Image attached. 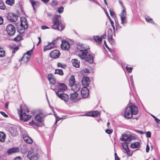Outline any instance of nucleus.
I'll list each match as a JSON object with an SVG mask.
<instances>
[{
  "mask_svg": "<svg viewBox=\"0 0 160 160\" xmlns=\"http://www.w3.org/2000/svg\"><path fill=\"white\" fill-rule=\"evenodd\" d=\"M60 55L59 51L58 50H54L51 52L50 53V56L53 58H58Z\"/></svg>",
  "mask_w": 160,
  "mask_h": 160,
  "instance_id": "4468645a",
  "label": "nucleus"
},
{
  "mask_svg": "<svg viewBox=\"0 0 160 160\" xmlns=\"http://www.w3.org/2000/svg\"><path fill=\"white\" fill-rule=\"evenodd\" d=\"M100 38H101L102 40V39H105L106 37V34L105 33L104 34L101 35Z\"/></svg>",
  "mask_w": 160,
  "mask_h": 160,
  "instance_id": "864d4df0",
  "label": "nucleus"
},
{
  "mask_svg": "<svg viewBox=\"0 0 160 160\" xmlns=\"http://www.w3.org/2000/svg\"><path fill=\"white\" fill-rule=\"evenodd\" d=\"M29 110L27 107L24 106L23 107H21L20 110L18 111L20 119L24 121L30 119L31 117L27 114Z\"/></svg>",
  "mask_w": 160,
  "mask_h": 160,
  "instance_id": "7ed1b4c3",
  "label": "nucleus"
},
{
  "mask_svg": "<svg viewBox=\"0 0 160 160\" xmlns=\"http://www.w3.org/2000/svg\"><path fill=\"white\" fill-rule=\"evenodd\" d=\"M3 23V18L0 16V25L2 24Z\"/></svg>",
  "mask_w": 160,
  "mask_h": 160,
  "instance_id": "4d7b16f0",
  "label": "nucleus"
},
{
  "mask_svg": "<svg viewBox=\"0 0 160 160\" xmlns=\"http://www.w3.org/2000/svg\"><path fill=\"white\" fill-rule=\"evenodd\" d=\"M53 78V75L51 73L49 74L48 76V80H50L52 78Z\"/></svg>",
  "mask_w": 160,
  "mask_h": 160,
  "instance_id": "603ef678",
  "label": "nucleus"
},
{
  "mask_svg": "<svg viewBox=\"0 0 160 160\" xmlns=\"http://www.w3.org/2000/svg\"><path fill=\"white\" fill-rule=\"evenodd\" d=\"M56 121L55 122V124H56L57 123L58 121L59 120H60V119H62L61 118H60L58 116L57 117H56Z\"/></svg>",
  "mask_w": 160,
  "mask_h": 160,
  "instance_id": "0e129e2a",
  "label": "nucleus"
},
{
  "mask_svg": "<svg viewBox=\"0 0 160 160\" xmlns=\"http://www.w3.org/2000/svg\"><path fill=\"white\" fill-rule=\"evenodd\" d=\"M99 114V112L97 111H96L89 112L87 114V116L91 117H95L98 116Z\"/></svg>",
  "mask_w": 160,
  "mask_h": 160,
  "instance_id": "393cba45",
  "label": "nucleus"
},
{
  "mask_svg": "<svg viewBox=\"0 0 160 160\" xmlns=\"http://www.w3.org/2000/svg\"><path fill=\"white\" fill-rule=\"evenodd\" d=\"M7 18V19L11 22H15L17 20V17L13 13L9 14Z\"/></svg>",
  "mask_w": 160,
  "mask_h": 160,
  "instance_id": "2eb2a0df",
  "label": "nucleus"
},
{
  "mask_svg": "<svg viewBox=\"0 0 160 160\" xmlns=\"http://www.w3.org/2000/svg\"><path fill=\"white\" fill-rule=\"evenodd\" d=\"M43 117V115L42 113H39L35 117L34 120H32V122H29V123L38 125L37 123L41 122Z\"/></svg>",
  "mask_w": 160,
  "mask_h": 160,
  "instance_id": "0eeeda50",
  "label": "nucleus"
},
{
  "mask_svg": "<svg viewBox=\"0 0 160 160\" xmlns=\"http://www.w3.org/2000/svg\"><path fill=\"white\" fill-rule=\"evenodd\" d=\"M81 94L82 97L83 98H87L89 94V91L88 88L86 87H84L81 90Z\"/></svg>",
  "mask_w": 160,
  "mask_h": 160,
  "instance_id": "f8f14e48",
  "label": "nucleus"
},
{
  "mask_svg": "<svg viewBox=\"0 0 160 160\" xmlns=\"http://www.w3.org/2000/svg\"><path fill=\"white\" fill-rule=\"evenodd\" d=\"M75 81L74 76H72L69 80V85L71 88L75 84Z\"/></svg>",
  "mask_w": 160,
  "mask_h": 160,
  "instance_id": "bb28decb",
  "label": "nucleus"
},
{
  "mask_svg": "<svg viewBox=\"0 0 160 160\" xmlns=\"http://www.w3.org/2000/svg\"><path fill=\"white\" fill-rule=\"evenodd\" d=\"M145 19L146 21L149 22H150L151 23H153L154 22L152 20V19L151 18L149 17H147L145 18Z\"/></svg>",
  "mask_w": 160,
  "mask_h": 160,
  "instance_id": "a19ab883",
  "label": "nucleus"
},
{
  "mask_svg": "<svg viewBox=\"0 0 160 160\" xmlns=\"http://www.w3.org/2000/svg\"><path fill=\"white\" fill-rule=\"evenodd\" d=\"M126 152V153H127V154L129 156H132V153H130V151H129V150L128 148H127V150H125Z\"/></svg>",
  "mask_w": 160,
  "mask_h": 160,
  "instance_id": "8fccbe9b",
  "label": "nucleus"
},
{
  "mask_svg": "<svg viewBox=\"0 0 160 160\" xmlns=\"http://www.w3.org/2000/svg\"><path fill=\"white\" fill-rule=\"evenodd\" d=\"M138 112V108L135 105H130L126 109L124 113L125 118L130 119L132 118V115H136Z\"/></svg>",
  "mask_w": 160,
  "mask_h": 160,
  "instance_id": "f03ea898",
  "label": "nucleus"
},
{
  "mask_svg": "<svg viewBox=\"0 0 160 160\" xmlns=\"http://www.w3.org/2000/svg\"><path fill=\"white\" fill-rule=\"evenodd\" d=\"M23 138L24 141L27 143H32V139L29 136L26 134L23 135Z\"/></svg>",
  "mask_w": 160,
  "mask_h": 160,
  "instance_id": "412c9836",
  "label": "nucleus"
},
{
  "mask_svg": "<svg viewBox=\"0 0 160 160\" xmlns=\"http://www.w3.org/2000/svg\"><path fill=\"white\" fill-rule=\"evenodd\" d=\"M57 96L65 102H67L69 100V96L67 94L62 92L59 93L58 91H55Z\"/></svg>",
  "mask_w": 160,
  "mask_h": 160,
  "instance_id": "6e6552de",
  "label": "nucleus"
},
{
  "mask_svg": "<svg viewBox=\"0 0 160 160\" xmlns=\"http://www.w3.org/2000/svg\"><path fill=\"white\" fill-rule=\"evenodd\" d=\"M54 48V45H52L50 42H48L47 45L44 47L43 49L44 51L51 49Z\"/></svg>",
  "mask_w": 160,
  "mask_h": 160,
  "instance_id": "a878e982",
  "label": "nucleus"
},
{
  "mask_svg": "<svg viewBox=\"0 0 160 160\" xmlns=\"http://www.w3.org/2000/svg\"><path fill=\"white\" fill-rule=\"evenodd\" d=\"M84 60L89 63H91L93 62V58L92 55L89 54H87Z\"/></svg>",
  "mask_w": 160,
  "mask_h": 160,
  "instance_id": "5701e85b",
  "label": "nucleus"
},
{
  "mask_svg": "<svg viewBox=\"0 0 160 160\" xmlns=\"http://www.w3.org/2000/svg\"><path fill=\"white\" fill-rule=\"evenodd\" d=\"M146 136L148 138H150L151 137V133L150 132H148L146 133Z\"/></svg>",
  "mask_w": 160,
  "mask_h": 160,
  "instance_id": "6e6d98bb",
  "label": "nucleus"
},
{
  "mask_svg": "<svg viewBox=\"0 0 160 160\" xmlns=\"http://www.w3.org/2000/svg\"><path fill=\"white\" fill-rule=\"evenodd\" d=\"M149 146L148 144H147L146 146V152H148L149 151Z\"/></svg>",
  "mask_w": 160,
  "mask_h": 160,
  "instance_id": "680f3d73",
  "label": "nucleus"
},
{
  "mask_svg": "<svg viewBox=\"0 0 160 160\" xmlns=\"http://www.w3.org/2000/svg\"><path fill=\"white\" fill-rule=\"evenodd\" d=\"M14 160H22L21 158L20 157L16 158Z\"/></svg>",
  "mask_w": 160,
  "mask_h": 160,
  "instance_id": "774afa93",
  "label": "nucleus"
},
{
  "mask_svg": "<svg viewBox=\"0 0 160 160\" xmlns=\"http://www.w3.org/2000/svg\"><path fill=\"white\" fill-rule=\"evenodd\" d=\"M78 95V93L76 92H74L72 93L70 95V99L71 100H75L77 98Z\"/></svg>",
  "mask_w": 160,
  "mask_h": 160,
  "instance_id": "c85d7f7f",
  "label": "nucleus"
},
{
  "mask_svg": "<svg viewBox=\"0 0 160 160\" xmlns=\"http://www.w3.org/2000/svg\"><path fill=\"white\" fill-rule=\"evenodd\" d=\"M115 160H120L119 158L117 156L116 153H115Z\"/></svg>",
  "mask_w": 160,
  "mask_h": 160,
  "instance_id": "e2e57ef3",
  "label": "nucleus"
},
{
  "mask_svg": "<svg viewBox=\"0 0 160 160\" xmlns=\"http://www.w3.org/2000/svg\"><path fill=\"white\" fill-rule=\"evenodd\" d=\"M0 113L3 116L5 117V118L8 117V115H7V114H6V113L4 112L1 111V112H0Z\"/></svg>",
  "mask_w": 160,
  "mask_h": 160,
  "instance_id": "5fc2aeb1",
  "label": "nucleus"
},
{
  "mask_svg": "<svg viewBox=\"0 0 160 160\" xmlns=\"http://www.w3.org/2000/svg\"><path fill=\"white\" fill-rule=\"evenodd\" d=\"M5 8L6 7L4 2L1 0H0V9L4 10Z\"/></svg>",
  "mask_w": 160,
  "mask_h": 160,
  "instance_id": "e433bc0d",
  "label": "nucleus"
},
{
  "mask_svg": "<svg viewBox=\"0 0 160 160\" xmlns=\"http://www.w3.org/2000/svg\"><path fill=\"white\" fill-rule=\"evenodd\" d=\"M82 82L84 87L88 86L90 83V80L89 78L87 77H83L82 80Z\"/></svg>",
  "mask_w": 160,
  "mask_h": 160,
  "instance_id": "dca6fc26",
  "label": "nucleus"
},
{
  "mask_svg": "<svg viewBox=\"0 0 160 160\" xmlns=\"http://www.w3.org/2000/svg\"><path fill=\"white\" fill-rule=\"evenodd\" d=\"M59 38V37L56 38L55 40H53L52 42H50L51 43H52V45L54 46V44H55L58 42L57 41L58 40V39Z\"/></svg>",
  "mask_w": 160,
  "mask_h": 160,
  "instance_id": "de8ad7c7",
  "label": "nucleus"
},
{
  "mask_svg": "<svg viewBox=\"0 0 160 160\" xmlns=\"http://www.w3.org/2000/svg\"><path fill=\"white\" fill-rule=\"evenodd\" d=\"M113 32L111 28H109L108 31V38H111L112 37Z\"/></svg>",
  "mask_w": 160,
  "mask_h": 160,
  "instance_id": "f704fd0d",
  "label": "nucleus"
},
{
  "mask_svg": "<svg viewBox=\"0 0 160 160\" xmlns=\"http://www.w3.org/2000/svg\"><path fill=\"white\" fill-rule=\"evenodd\" d=\"M55 73L58 74L61 76H62L63 75V72L62 70L60 69H56Z\"/></svg>",
  "mask_w": 160,
  "mask_h": 160,
  "instance_id": "473e14b6",
  "label": "nucleus"
},
{
  "mask_svg": "<svg viewBox=\"0 0 160 160\" xmlns=\"http://www.w3.org/2000/svg\"><path fill=\"white\" fill-rule=\"evenodd\" d=\"M119 3L121 6H122V8H123V10H125V8L123 5L122 2L121 1H119Z\"/></svg>",
  "mask_w": 160,
  "mask_h": 160,
  "instance_id": "13d9d810",
  "label": "nucleus"
},
{
  "mask_svg": "<svg viewBox=\"0 0 160 160\" xmlns=\"http://www.w3.org/2000/svg\"><path fill=\"white\" fill-rule=\"evenodd\" d=\"M9 132L12 136H15L18 134L17 129L15 128H11L10 129Z\"/></svg>",
  "mask_w": 160,
  "mask_h": 160,
  "instance_id": "b1692460",
  "label": "nucleus"
},
{
  "mask_svg": "<svg viewBox=\"0 0 160 160\" xmlns=\"http://www.w3.org/2000/svg\"><path fill=\"white\" fill-rule=\"evenodd\" d=\"M32 52V49L27 52L24 54L23 57L21 58V61H23L25 62H27L30 58Z\"/></svg>",
  "mask_w": 160,
  "mask_h": 160,
  "instance_id": "1a4fd4ad",
  "label": "nucleus"
},
{
  "mask_svg": "<svg viewBox=\"0 0 160 160\" xmlns=\"http://www.w3.org/2000/svg\"><path fill=\"white\" fill-rule=\"evenodd\" d=\"M5 55V51L3 48H0V57H2Z\"/></svg>",
  "mask_w": 160,
  "mask_h": 160,
  "instance_id": "58836bf2",
  "label": "nucleus"
},
{
  "mask_svg": "<svg viewBox=\"0 0 160 160\" xmlns=\"http://www.w3.org/2000/svg\"><path fill=\"white\" fill-rule=\"evenodd\" d=\"M33 9L35 10V7H37L40 5V2L38 1L34 0H29Z\"/></svg>",
  "mask_w": 160,
  "mask_h": 160,
  "instance_id": "a211bd4d",
  "label": "nucleus"
},
{
  "mask_svg": "<svg viewBox=\"0 0 160 160\" xmlns=\"http://www.w3.org/2000/svg\"><path fill=\"white\" fill-rule=\"evenodd\" d=\"M88 54V51L87 50H84L83 51H80V52L78 54V56L79 57L82 59H83L85 58V57Z\"/></svg>",
  "mask_w": 160,
  "mask_h": 160,
  "instance_id": "6ab92c4d",
  "label": "nucleus"
},
{
  "mask_svg": "<svg viewBox=\"0 0 160 160\" xmlns=\"http://www.w3.org/2000/svg\"><path fill=\"white\" fill-rule=\"evenodd\" d=\"M71 88L74 92H77L80 88V85L78 83H75L72 86Z\"/></svg>",
  "mask_w": 160,
  "mask_h": 160,
  "instance_id": "4be33fe9",
  "label": "nucleus"
},
{
  "mask_svg": "<svg viewBox=\"0 0 160 160\" xmlns=\"http://www.w3.org/2000/svg\"><path fill=\"white\" fill-rule=\"evenodd\" d=\"M41 28L42 29H45L47 28H49L45 26H42L41 27Z\"/></svg>",
  "mask_w": 160,
  "mask_h": 160,
  "instance_id": "69168bd1",
  "label": "nucleus"
},
{
  "mask_svg": "<svg viewBox=\"0 0 160 160\" xmlns=\"http://www.w3.org/2000/svg\"><path fill=\"white\" fill-rule=\"evenodd\" d=\"M49 81L50 83L55 85V86L56 84L57 83L56 82V80L54 77L50 80H49Z\"/></svg>",
  "mask_w": 160,
  "mask_h": 160,
  "instance_id": "ea45409f",
  "label": "nucleus"
},
{
  "mask_svg": "<svg viewBox=\"0 0 160 160\" xmlns=\"http://www.w3.org/2000/svg\"><path fill=\"white\" fill-rule=\"evenodd\" d=\"M28 24L26 18L22 17L21 18V23L17 28L18 32L20 34L23 33L25 29L28 28Z\"/></svg>",
  "mask_w": 160,
  "mask_h": 160,
  "instance_id": "20e7f679",
  "label": "nucleus"
},
{
  "mask_svg": "<svg viewBox=\"0 0 160 160\" xmlns=\"http://www.w3.org/2000/svg\"><path fill=\"white\" fill-rule=\"evenodd\" d=\"M57 66L58 67H60L63 68H66V66L65 64H63L61 63H57Z\"/></svg>",
  "mask_w": 160,
  "mask_h": 160,
  "instance_id": "37998d69",
  "label": "nucleus"
},
{
  "mask_svg": "<svg viewBox=\"0 0 160 160\" xmlns=\"http://www.w3.org/2000/svg\"><path fill=\"white\" fill-rule=\"evenodd\" d=\"M72 62L73 65L76 67L78 68L79 67V62L77 59H73L72 60Z\"/></svg>",
  "mask_w": 160,
  "mask_h": 160,
  "instance_id": "cd10ccee",
  "label": "nucleus"
},
{
  "mask_svg": "<svg viewBox=\"0 0 160 160\" xmlns=\"http://www.w3.org/2000/svg\"><path fill=\"white\" fill-rule=\"evenodd\" d=\"M14 2L15 0H6V3L11 6L14 5Z\"/></svg>",
  "mask_w": 160,
  "mask_h": 160,
  "instance_id": "72a5a7b5",
  "label": "nucleus"
},
{
  "mask_svg": "<svg viewBox=\"0 0 160 160\" xmlns=\"http://www.w3.org/2000/svg\"><path fill=\"white\" fill-rule=\"evenodd\" d=\"M139 146V143L138 142H134L132 143L130 145L131 148H138Z\"/></svg>",
  "mask_w": 160,
  "mask_h": 160,
  "instance_id": "7c9ffc66",
  "label": "nucleus"
},
{
  "mask_svg": "<svg viewBox=\"0 0 160 160\" xmlns=\"http://www.w3.org/2000/svg\"><path fill=\"white\" fill-rule=\"evenodd\" d=\"M57 4V1L56 0H52L51 2V5L52 6L54 7Z\"/></svg>",
  "mask_w": 160,
  "mask_h": 160,
  "instance_id": "49530a36",
  "label": "nucleus"
},
{
  "mask_svg": "<svg viewBox=\"0 0 160 160\" xmlns=\"http://www.w3.org/2000/svg\"><path fill=\"white\" fill-rule=\"evenodd\" d=\"M22 36L21 35L18 34L17 37L14 38L13 40L16 42L20 41L22 39Z\"/></svg>",
  "mask_w": 160,
  "mask_h": 160,
  "instance_id": "4c0bfd02",
  "label": "nucleus"
},
{
  "mask_svg": "<svg viewBox=\"0 0 160 160\" xmlns=\"http://www.w3.org/2000/svg\"><path fill=\"white\" fill-rule=\"evenodd\" d=\"M82 72H84L86 73H87L89 72V70L88 69H83L82 71Z\"/></svg>",
  "mask_w": 160,
  "mask_h": 160,
  "instance_id": "052dcab7",
  "label": "nucleus"
},
{
  "mask_svg": "<svg viewBox=\"0 0 160 160\" xmlns=\"http://www.w3.org/2000/svg\"><path fill=\"white\" fill-rule=\"evenodd\" d=\"M27 157L29 160H37L38 159L37 155L36 153H33L32 151H30L28 152Z\"/></svg>",
  "mask_w": 160,
  "mask_h": 160,
  "instance_id": "ddd939ff",
  "label": "nucleus"
},
{
  "mask_svg": "<svg viewBox=\"0 0 160 160\" xmlns=\"http://www.w3.org/2000/svg\"><path fill=\"white\" fill-rule=\"evenodd\" d=\"M93 38L95 41L98 43L99 44L101 43L102 42V40L99 36H94L93 37Z\"/></svg>",
  "mask_w": 160,
  "mask_h": 160,
  "instance_id": "c756f323",
  "label": "nucleus"
},
{
  "mask_svg": "<svg viewBox=\"0 0 160 160\" xmlns=\"http://www.w3.org/2000/svg\"><path fill=\"white\" fill-rule=\"evenodd\" d=\"M52 20L53 23L52 27V28L59 31H62L64 28V25L61 20L60 15L55 16L53 17Z\"/></svg>",
  "mask_w": 160,
  "mask_h": 160,
  "instance_id": "f257e3e1",
  "label": "nucleus"
},
{
  "mask_svg": "<svg viewBox=\"0 0 160 160\" xmlns=\"http://www.w3.org/2000/svg\"><path fill=\"white\" fill-rule=\"evenodd\" d=\"M61 47L62 49L68 50L70 48V45L69 42L62 40Z\"/></svg>",
  "mask_w": 160,
  "mask_h": 160,
  "instance_id": "9d476101",
  "label": "nucleus"
},
{
  "mask_svg": "<svg viewBox=\"0 0 160 160\" xmlns=\"http://www.w3.org/2000/svg\"><path fill=\"white\" fill-rule=\"evenodd\" d=\"M108 40L112 45H114L115 44V42L114 40L112 38V37L111 38H108Z\"/></svg>",
  "mask_w": 160,
  "mask_h": 160,
  "instance_id": "79ce46f5",
  "label": "nucleus"
},
{
  "mask_svg": "<svg viewBox=\"0 0 160 160\" xmlns=\"http://www.w3.org/2000/svg\"><path fill=\"white\" fill-rule=\"evenodd\" d=\"M105 132L107 133L110 134L113 132V130L112 129L109 130L107 129L106 130Z\"/></svg>",
  "mask_w": 160,
  "mask_h": 160,
  "instance_id": "3c124183",
  "label": "nucleus"
},
{
  "mask_svg": "<svg viewBox=\"0 0 160 160\" xmlns=\"http://www.w3.org/2000/svg\"><path fill=\"white\" fill-rule=\"evenodd\" d=\"M122 145L123 148L125 150H127V149L128 148V144L126 142H124L122 143Z\"/></svg>",
  "mask_w": 160,
  "mask_h": 160,
  "instance_id": "c03bdc74",
  "label": "nucleus"
},
{
  "mask_svg": "<svg viewBox=\"0 0 160 160\" xmlns=\"http://www.w3.org/2000/svg\"><path fill=\"white\" fill-rule=\"evenodd\" d=\"M42 2L45 3H48L50 0H41Z\"/></svg>",
  "mask_w": 160,
  "mask_h": 160,
  "instance_id": "338daca9",
  "label": "nucleus"
},
{
  "mask_svg": "<svg viewBox=\"0 0 160 160\" xmlns=\"http://www.w3.org/2000/svg\"><path fill=\"white\" fill-rule=\"evenodd\" d=\"M6 30L7 34L10 36L14 35L16 31L15 27L11 24H9L7 26Z\"/></svg>",
  "mask_w": 160,
  "mask_h": 160,
  "instance_id": "423d86ee",
  "label": "nucleus"
},
{
  "mask_svg": "<svg viewBox=\"0 0 160 160\" xmlns=\"http://www.w3.org/2000/svg\"><path fill=\"white\" fill-rule=\"evenodd\" d=\"M67 88L66 85L64 83H57L56 84L55 89H52L55 91H58L60 93L61 91L65 90Z\"/></svg>",
  "mask_w": 160,
  "mask_h": 160,
  "instance_id": "39448f33",
  "label": "nucleus"
},
{
  "mask_svg": "<svg viewBox=\"0 0 160 160\" xmlns=\"http://www.w3.org/2000/svg\"><path fill=\"white\" fill-rule=\"evenodd\" d=\"M77 49L80 51H83L84 50H86L87 49L86 48H85L82 45L79 46L78 45L77 46Z\"/></svg>",
  "mask_w": 160,
  "mask_h": 160,
  "instance_id": "c9c22d12",
  "label": "nucleus"
},
{
  "mask_svg": "<svg viewBox=\"0 0 160 160\" xmlns=\"http://www.w3.org/2000/svg\"><path fill=\"white\" fill-rule=\"evenodd\" d=\"M6 135L3 132H0V141L4 142L5 141Z\"/></svg>",
  "mask_w": 160,
  "mask_h": 160,
  "instance_id": "2f4dec72",
  "label": "nucleus"
},
{
  "mask_svg": "<svg viewBox=\"0 0 160 160\" xmlns=\"http://www.w3.org/2000/svg\"><path fill=\"white\" fill-rule=\"evenodd\" d=\"M133 68L132 67H129L127 66L126 67V69L127 70L128 72L129 73H130L132 72Z\"/></svg>",
  "mask_w": 160,
  "mask_h": 160,
  "instance_id": "09e8293b",
  "label": "nucleus"
},
{
  "mask_svg": "<svg viewBox=\"0 0 160 160\" xmlns=\"http://www.w3.org/2000/svg\"><path fill=\"white\" fill-rule=\"evenodd\" d=\"M132 138L130 135L126 134H122V137L120 138V140L122 141H125L127 140L129 141H131Z\"/></svg>",
  "mask_w": 160,
  "mask_h": 160,
  "instance_id": "f3484780",
  "label": "nucleus"
},
{
  "mask_svg": "<svg viewBox=\"0 0 160 160\" xmlns=\"http://www.w3.org/2000/svg\"><path fill=\"white\" fill-rule=\"evenodd\" d=\"M63 9L64 8L63 7H60L58 9V12L60 13H62L63 11Z\"/></svg>",
  "mask_w": 160,
  "mask_h": 160,
  "instance_id": "a18cd8bd",
  "label": "nucleus"
},
{
  "mask_svg": "<svg viewBox=\"0 0 160 160\" xmlns=\"http://www.w3.org/2000/svg\"><path fill=\"white\" fill-rule=\"evenodd\" d=\"M19 151V149L18 148H10L7 151V153L8 154H11L12 153H15L18 152Z\"/></svg>",
  "mask_w": 160,
  "mask_h": 160,
  "instance_id": "aec40b11",
  "label": "nucleus"
},
{
  "mask_svg": "<svg viewBox=\"0 0 160 160\" xmlns=\"http://www.w3.org/2000/svg\"><path fill=\"white\" fill-rule=\"evenodd\" d=\"M127 13L125 10H122L120 15L121 21V23L123 25L127 22L126 20Z\"/></svg>",
  "mask_w": 160,
  "mask_h": 160,
  "instance_id": "9b49d317",
  "label": "nucleus"
},
{
  "mask_svg": "<svg viewBox=\"0 0 160 160\" xmlns=\"http://www.w3.org/2000/svg\"><path fill=\"white\" fill-rule=\"evenodd\" d=\"M152 117L154 118L155 119V120L158 123V121H160V120L158 119L155 116H154V115H152Z\"/></svg>",
  "mask_w": 160,
  "mask_h": 160,
  "instance_id": "bf43d9fd",
  "label": "nucleus"
}]
</instances>
